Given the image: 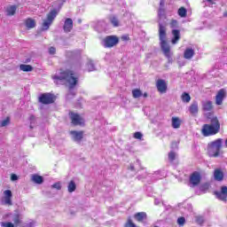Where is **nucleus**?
Returning <instances> with one entry per match:
<instances>
[{
  "mask_svg": "<svg viewBox=\"0 0 227 227\" xmlns=\"http://www.w3.org/2000/svg\"><path fill=\"white\" fill-rule=\"evenodd\" d=\"M55 82H67L69 88V93L67 96V100L69 98H74L75 97V91H73L74 88L77 86V82H79V78L76 77L75 74L72 70H66L60 72L59 75L56 74L52 77Z\"/></svg>",
  "mask_w": 227,
  "mask_h": 227,
  "instance_id": "obj_1",
  "label": "nucleus"
},
{
  "mask_svg": "<svg viewBox=\"0 0 227 227\" xmlns=\"http://www.w3.org/2000/svg\"><path fill=\"white\" fill-rule=\"evenodd\" d=\"M168 34L166 33V26L162 23H160V45L164 56L168 59V63H173V53H171V46L168 43L167 41Z\"/></svg>",
  "mask_w": 227,
  "mask_h": 227,
  "instance_id": "obj_2",
  "label": "nucleus"
},
{
  "mask_svg": "<svg viewBox=\"0 0 227 227\" xmlns=\"http://www.w3.org/2000/svg\"><path fill=\"white\" fill-rule=\"evenodd\" d=\"M220 130L221 123L219 122V119H217V117H213L210 119L209 124H204L202 126L201 133L204 137H209V136L219 134Z\"/></svg>",
  "mask_w": 227,
  "mask_h": 227,
  "instance_id": "obj_3",
  "label": "nucleus"
},
{
  "mask_svg": "<svg viewBox=\"0 0 227 227\" xmlns=\"http://www.w3.org/2000/svg\"><path fill=\"white\" fill-rule=\"evenodd\" d=\"M223 143H224L223 138H217L212 142H209L207 146V153L208 157H213L215 159L219 157V155H221Z\"/></svg>",
  "mask_w": 227,
  "mask_h": 227,
  "instance_id": "obj_4",
  "label": "nucleus"
},
{
  "mask_svg": "<svg viewBox=\"0 0 227 227\" xmlns=\"http://www.w3.org/2000/svg\"><path fill=\"white\" fill-rule=\"evenodd\" d=\"M120 43V38L116 35H107L102 41V45L105 49H111Z\"/></svg>",
  "mask_w": 227,
  "mask_h": 227,
  "instance_id": "obj_5",
  "label": "nucleus"
},
{
  "mask_svg": "<svg viewBox=\"0 0 227 227\" xmlns=\"http://www.w3.org/2000/svg\"><path fill=\"white\" fill-rule=\"evenodd\" d=\"M39 102L44 104V106L54 104V102H56V96L50 92L42 94L39 97Z\"/></svg>",
  "mask_w": 227,
  "mask_h": 227,
  "instance_id": "obj_6",
  "label": "nucleus"
},
{
  "mask_svg": "<svg viewBox=\"0 0 227 227\" xmlns=\"http://www.w3.org/2000/svg\"><path fill=\"white\" fill-rule=\"evenodd\" d=\"M158 17H159V20H158V35H160V24H162L163 26H165V29H166V34L168 35V23H166V21H162V19H166V13L164 9L160 8L158 11Z\"/></svg>",
  "mask_w": 227,
  "mask_h": 227,
  "instance_id": "obj_7",
  "label": "nucleus"
},
{
  "mask_svg": "<svg viewBox=\"0 0 227 227\" xmlns=\"http://www.w3.org/2000/svg\"><path fill=\"white\" fill-rule=\"evenodd\" d=\"M201 182V174L200 172L195 171L190 176V184L192 187H196V185H200Z\"/></svg>",
  "mask_w": 227,
  "mask_h": 227,
  "instance_id": "obj_8",
  "label": "nucleus"
},
{
  "mask_svg": "<svg viewBox=\"0 0 227 227\" xmlns=\"http://www.w3.org/2000/svg\"><path fill=\"white\" fill-rule=\"evenodd\" d=\"M4 201L3 205H8V207H12L13 205V202L12 201V198L13 197V193L10 190H5L4 192Z\"/></svg>",
  "mask_w": 227,
  "mask_h": 227,
  "instance_id": "obj_9",
  "label": "nucleus"
},
{
  "mask_svg": "<svg viewBox=\"0 0 227 227\" xmlns=\"http://www.w3.org/2000/svg\"><path fill=\"white\" fill-rule=\"evenodd\" d=\"M156 88L160 93H166L168 91V83L165 80L159 79L156 82Z\"/></svg>",
  "mask_w": 227,
  "mask_h": 227,
  "instance_id": "obj_10",
  "label": "nucleus"
},
{
  "mask_svg": "<svg viewBox=\"0 0 227 227\" xmlns=\"http://www.w3.org/2000/svg\"><path fill=\"white\" fill-rule=\"evenodd\" d=\"M69 116L71 118V121L73 125H82V118H81V115L79 114H75L74 112H71L69 114Z\"/></svg>",
  "mask_w": 227,
  "mask_h": 227,
  "instance_id": "obj_11",
  "label": "nucleus"
},
{
  "mask_svg": "<svg viewBox=\"0 0 227 227\" xmlns=\"http://www.w3.org/2000/svg\"><path fill=\"white\" fill-rule=\"evenodd\" d=\"M216 198L221 201H226L227 200V186H222L221 192H215Z\"/></svg>",
  "mask_w": 227,
  "mask_h": 227,
  "instance_id": "obj_12",
  "label": "nucleus"
},
{
  "mask_svg": "<svg viewBox=\"0 0 227 227\" xmlns=\"http://www.w3.org/2000/svg\"><path fill=\"white\" fill-rule=\"evenodd\" d=\"M71 136H73V140L74 143H80L82 141L84 137V132L83 131H71Z\"/></svg>",
  "mask_w": 227,
  "mask_h": 227,
  "instance_id": "obj_13",
  "label": "nucleus"
},
{
  "mask_svg": "<svg viewBox=\"0 0 227 227\" xmlns=\"http://www.w3.org/2000/svg\"><path fill=\"white\" fill-rule=\"evenodd\" d=\"M63 29L65 33H70V31L74 29V20H72L70 18L66 19Z\"/></svg>",
  "mask_w": 227,
  "mask_h": 227,
  "instance_id": "obj_14",
  "label": "nucleus"
},
{
  "mask_svg": "<svg viewBox=\"0 0 227 227\" xmlns=\"http://www.w3.org/2000/svg\"><path fill=\"white\" fill-rule=\"evenodd\" d=\"M214 178L216 182H223L224 180V173L220 168H216L214 171Z\"/></svg>",
  "mask_w": 227,
  "mask_h": 227,
  "instance_id": "obj_15",
  "label": "nucleus"
},
{
  "mask_svg": "<svg viewBox=\"0 0 227 227\" xmlns=\"http://www.w3.org/2000/svg\"><path fill=\"white\" fill-rule=\"evenodd\" d=\"M129 171H139V169H143V167L141 166V161L139 160H137L134 163H130L129 167L128 168Z\"/></svg>",
  "mask_w": 227,
  "mask_h": 227,
  "instance_id": "obj_16",
  "label": "nucleus"
},
{
  "mask_svg": "<svg viewBox=\"0 0 227 227\" xmlns=\"http://www.w3.org/2000/svg\"><path fill=\"white\" fill-rule=\"evenodd\" d=\"M225 93L226 92L223 89L218 91L216 98H215L216 106H221L223 104V100H224Z\"/></svg>",
  "mask_w": 227,
  "mask_h": 227,
  "instance_id": "obj_17",
  "label": "nucleus"
},
{
  "mask_svg": "<svg viewBox=\"0 0 227 227\" xmlns=\"http://www.w3.org/2000/svg\"><path fill=\"white\" fill-rule=\"evenodd\" d=\"M31 182L37 184V185H42V184H43V176L38 174H33L31 176Z\"/></svg>",
  "mask_w": 227,
  "mask_h": 227,
  "instance_id": "obj_18",
  "label": "nucleus"
},
{
  "mask_svg": "<svg viewBox=\"0 0 227 227\" xmlns=\"http://www.w3.org/2000/svg\"><path fill=\"white\" fill-rule=\"evenodd\" d=\"M172 35H173V38H172L171 42L175 45V44L178 43V41L180 40V30L173 29Z\"/></svg>",
  "mask_w": 227,
  "mask_h": 227,
  "instance_id": "obj_19",
  "label": "nucleus"
},
{
  "mask_svg": "<svg viewBox=\"0 0 227 227\" xmlns=\"http://www.w3.org/2000/svg\"><path fill=\"white\" fill-rule=\"evenodd\" d=\"M146 217L147 215L145 212H139L134 215V219L138 223H143V221L146 220Z\"/></svg>",
  "mask_w": 227,
  "mask_h": 227,
  "instance_id": "obj_20",
  "label": "nucleus"
},
{
  "mask_svg": "<svg viewBox=\"0 0 227 227\" xmlns=\"http://www.w3.org/2000/svg\"><path fill=\"white\" fill-rule=\"evenodd\" d=\"M56 17H58V10L57 9H53L51 10L48 14H47V19L46 20H49V22H53L54 19H56Z\"/></svg>",
  "mask_w": 227,
  "mask_h": 227,
  "instance_id": "obj_21",
  "label": "nucleus"
},
{
  "mask_svg": "<svg viewBox=\"0 0 227 227\" xmlns=\"http://www.w3.org/2000/svg\"><path fill=\"white\" fill-rule=\"evenodd\" d=\"M198 101H193L192 104L189 107V112L191 114H198Z\"/></svg>",
  "mask_w": 227,
  "mask_h": 227,
  "instance_id": "obj_22",
  "label": "nucleus"
},
{
  "mask_svg": "<svg viewBox=\"0 0 227 227\" xmlns=\"http://www.w3.org/2000/svg\"><path fill=\"white\" fill-rule=\"evenodd\" d=\"M16 12H17V5H9L6 8V13L9 17L15 15Z\"/></svg>",
  "mask_w": 227,
  "mask_h": 227,
  "instance_id": "obj_23",
  "label": "nucleus"
},
{
  "mask_svg": "<svg viewBox=\"0 0 227 227\" xmlns=\"http://www.w3.org/2000/svg\"><path fill=\"white\" fill-rule=\"evenodd\" d=\"M12 223H14V226H19V224L22 223V216L19 214H14L12 215Z\"/></svg>",
  "mask_w": 227,
  "mask_h": 227,
  "instance_id": "obj_24",
  "label": "nucleus"
},
{
  "mask_svg": "<svg viewBox=\"0 0 227 227\" xmlns=\"http://www.w3.org/2000/svg\"><path fill=\"white\" fill-rule=\"evenodd\" d=\"M193 56H194V50L188 48L184 51V57L185 59H192Z\"/></svg>",
  "mask_w": 227,
  "mask_h": 227,
  "instance_id": "obj_25",
  "label": "nucleus"
},
{
  "mask_svg": "<svg viewBox=\"0 0 227 227\" xmlns=\"http://www.w3.org/2000/svg\"><path fill=\"white\" fill-rule=\"evenodd\" d=\"M180 125H182V121L178 117H172L173 129H180Z\"/></svg>",
  "mask_w": 227,
  "mask_h": 227,
  "instance_id": "obj_26",
  "label": "nucleus"
},
{
  "mask_svg": "<svg viewBox=\"0 0 227 227\" xmlns=\"http://www.w3.org/2000/svg\"><path fill=\"white\" fill-rule=\"evenodd\" d=\"M109 21L112 24V26H114V27H118V26H120V20L114 15L110 16Z\"/></svg>",
  "mask_w": 227,
  "mask_h": 227,
  "instance_id": "obj_27",
  "label": "nucleus"
},
{
  "mask_svg": "<svg viewBox=\"0 0 227 227\" xmlns=\"http://www.w3.org/2000/svg\"><path fill=\"white\" fill-rule=\"evenodd\" d=\"M20 70L22 72H33V66L21 64L20 65Z\"/></svg>",
  "mask_w": 227,
  "mask_h": 227,
  "instance_id": "obj_28",
  "label": "nucleus"
},
{
  "mask_svg": "<svg viewBox=\"0 0 227 227\" xmlns=\"http://www.w3.org/2000/svg\"><path fill=\"white\" fill-rule=\"evenodd\" d=\"M202 107L204 111H212V101H203Z\"/></svg>",
  "mask_w": 227,
  "mask_h": 227,
  "instance_id": "obj_29",
  "label": "nucleus"
},
{
  "mask_svg": "<svg viewBox=\"0 0 227 227\" xmlns=\"http://www.w3.org/2000/svg\"><path fill=\"white\" fill-rule=\"evenodd\" d=\"M75 189H77V184H75V181H70L67 185L68 192H74Z\"/></svg>",
  "mask_w": 227,
  "mask_h": 227,
  "instance_id": "obj_30",
  "label": "nucleus"
},
{
  "mask_svg": "<svg viewBox=\"0 0 227 227\" xmlns=\"http://www.w3.org/2000/svg\"><path fill=\"white\" fill-rule=\"evenodd\" d=\"M26 26L28 29H33V27H35V26H36V23L35 22V20L28 18L26 20Z\"/></svg>",
  "mask_w": 227,
  "mask_h": 227,
  "instance_id": "obj_31",
  "label": "nucleus"
},
{
  "mask_svg": "<svg viewBox=\"0 0 227 227\" xmlns=\"http://www.w3.org/2000/svg\"><path fill=\"white\" fill-rule=\"evenodd\" d=\"M87 70L88 72H95V70H97V67H95V62H93V60H89L87 62Z\"/></svg>",
  "mask_w": 227,
  "mask_h": 227,
  "instance_id": "obj_32",
  "label": "nucleus"
},
{
  "mask_svg": "<svg viewBox=\"0 0 227 227\" xmlns=\"http://www.w3.org/2000/svg\"><path fill=\"white\" fill-rule=\"evenodd\" d=\"M179 17L185 18L187 17V9L185 7H180L177 11Z\"/></svg>",
  "mask_w": 227,
  "mask_h": 227,
  "instance_id": "obj_33",
  "label": "nucleus"
},
{
  "mask_svg": "<svg viewBox=\"0 0 227 227\" xmlns=\"http://www.w3.org/2000/svg\"><path fill=\"white\" fill-rule=\"evenodd\" d=\"M133 98H139L143 97V92L139 89H135L132 90Z\"/></svg>",
  "mask_w": 227,
  "mask_h": 227,
  "instance_id": "obj_34",
  "label": "nucleus"
},
{
  "mask_svg": "<svg viewBox=\"0 0 227 227\" xmlns=\"http://www.w3.org/2000/svg\"><path fill=\"white\" fill-rule=\"evenodd\" d=\"M182 101L185 102L186 104H189L191 102V95L187 92H184L181 96Z\"/></svg>",
  "mask_w": 227,
  "mask_h": 227,
  "instance_id": "obj_35",
  "label": "nucleus"
},
{
  "mask_svg": "<svg viewBox=\"0 0 227 227\" xmlns=\"http://www.w3.org/2000/svg\"><path fill=\"white\" fill-rule=\"evenodd\" d=\"M51 24H52L51 21H49V20H44L43 22V31H47V29H49V27H51Z\"/></svg>",
  "mask_w": 227,
  "mask_h": 227,
  "instance_id": "obj_36",
  "label": "nucleus"
},
{
  "mask_svg": "<svg viewBox=\"0 0 227 227\" xmlns=\"http://www.w3.org/2000/svg\"><path fill=\"white\" fill-rule=\"evenodd\" d=\"M195 223L200 225L203 224V223H205V217H203V215H196Z\"/></svg>",
  "mask_w": 227,
  "mask_h": 227,
  "instance_id": "obj_37",
  "label": "nucleus"
},
{
  "mask_svg": "<svg viewBox=\"0 0 227 227\" xmlns=\"http://www.w3.org/2000/svg\"><path fill=\"white\" fill-rule=\"evenodd\" d=\"M10 125V117H6L4 120L0 121V127H7Z\"/></svg>",
  "mask_w": 227,
  "mask_h": 227,
  "instance_id": "obj_38",
  "label": "nucleus"
},
{
  "mask_svg": "<svg viewBox=\"0 0 227 227\" xmlns=\"http://www.w3.org/2000/svg\"><path fill=\"white\" fill-rule=\"evenodd\" d=\"M175 159H176V153L171 151L170 153H168V160L170 162H173V160H175Z\"/></svg>",
  "mask_w": 227,
  "mask_h": 227,
  "instance_id": "obj_39",
  "label": "nucleus"
},
{
  "mask_svg": "<svg viewBox=\"0 0 227 227\" xmlns=\"http://www.w3.org/2000/svg\"><path fill=\"white\" fill-rule=\"evenodd\" d=\"M177 224L179 226H184V224H185V217L181 216V217L177 218Z\"/></svg>",
  "mask_w": 227,
  "mask_h": 227,
  "instance_id": "obj_40",
  "label": "nucleus"
},
{
  "mask_svg": "<svg viewBox=\"0 0 227 227\" xmlns=\"http://www.w3.org/2000/svg\"><path fill=\"white\" fill-rule=\"evenodd\" d=\"M2 227H15V224L12 223L11 222H2Z\"/></svg>",
  "mask_w": 227,
  "mask_h": 227,
  "instance_id": "obj_41",
  "label": "nucleus"
},
{
  "mask_svg": "<svg viewBox=\"0 0 227 227\" xmlns=\"http://www.w3.org/2000/svg\"><path fill=\"white\" fill-rule=\"evenodd\" d=\"M170 27L172 29L178 27V21L176 20H172V21L170 22Z\"/></svg>",
  "mask_w": 227,
  "mask_h": 227,
  "instance_id": "obj_42",
  "label": "nucleus"
},
{
  "mask_svg": "<svg viewBox=\"0 0 227 227\" xmlns=\"http://www.w3.org/2000/svg\"><path fill=\"white\" fill-rule=\"evenodd\" d=\"M134 137H135V139H139V140H141V139H143V133H142V132H139V131L135 132V133H134Z\"/></svg>",
  "mask_w": 227,
  "mask_h": 227,
  "instance_id": "obj_43",
  "label": "nucleus"
},
{
  "mask_svg": "<svg viewBox=\"0 0 227 227\" xmlns=\"http://www.w3.org/2000/svg\"><path fill=\"white\" fill-rule=\"evenodd\" d=\"M52 189H57V191H61V184L60 183H55L51 185Z\"/></svg>",
  "mask_w": 227,
  "mask_h": 227,
  "instance_id": "obj_44",
  "label": "nucleus"
},
{
  "mask_svg": "<svg viewBox=\"0 0 227 227\" xmlns=\"http://www.w3.org/2000/svg\"><path fill=\"white\" fill-rule=\"evenodd\" d=\"M126 227H137L134 223H132V220L129 218L125 224Z\"/></svg>",
  "mask_w": 227,
  "mask_h": 227,
  "instance_id": "obj_45",
  "label": "nucleus"
},
{
  "mask_svg": "<svg viewBox=\"0 0 227 227\" xmlns=\"http://www.w3.org/2000/svg\"><path fill=\"white\" fill-rule=\"evenodd\" d=\"M11 180L12 182H17V180H19V176H17V174H12Z\"/></svg>",
  "mask_w": 227,
  "mask_h": 227,
  "instance_id": "obj_46",
  "label": "nucleus"
},
{
  "mask_svg": "<svg viewBox=\"0 0 227 227\" xmlns=\"http://www.w3.org/2000/svg\"><path fill=\"white\" fill-rule=\"evenodd\" d=\"M49 54H56V48L55 47H50L49 49Z\"/></svg>",
  "mask_w": 227,
  "mask_h": 227,
  "instance_id": "obj_47",
  "label": "nucleus"
},
{
  "mask_svg": "<svg viewBox=\"0 0 227 227\" xmlns=\"http://www.w3.org/2000/svg\"><path fill=\"white\" fill-rule=\"evenodd\" d=\"M29 120L31 124L35 123V115H30Z\"/></svg>",
  "mask_w": 227,
  "mask_h": 227,
  "instance_id": "obj_48",
  "label": "nucleus"
},
{
  "mask_svg": "<svg viewBox=\"0 0 227 227\" xmlns=\"http://www.w3.org/2000/svg\"><path fill=\"white\" fill-rule=\"evenodd\" d=\"M171 148H178V144L176 142H173L171 144Z\"/></svg>",
  "mask_w": 227,
  "mask_h": 227,
  "instance_id": "obj_49",
  "label": "nucleus"
},
{
  "mask_svg": "<svg viewBox=\"0 0 227 227\" xmlns=\"http://www.w3.org/2000/svg\"><path fill=\"white\" fill-rule=\"evenodd\" d=\"M33 226H35V222H30L27 223V227H33Z\"/></svg>",
  "mask_w": 227,
  "mask_h": 227,
  "instance_id": "obj_50",
  "label": "nucleus"
},
{
  "mask_svg": "<svg viewBox=\"0 0 227 227\" xmlns=\"http://www.w3.org/2000/svg\"><path fill=\"white\" fill-rule=\"evenodd\" d=\"M67 56H75V51H68Z\"/></svg>",
  "mask_w": 227,
  "mask_h": 227,
  "instance_id": "obj_51",
  "label": "nucleus"
},
{
  "mask_svg": "<svg viewBox=\"0 0 227 227\" xmlns=\"http://www.w3.org/2000/svg\"><path fill=\"white\" fill-rule=\"evenodd\" d=\"M81 67H82L81 62H78V63L76 64V70H79V69L81 68Z\"/></svg>",
  "mask_w": 227,
  "mask_h": 227,
  "instance_id": "obj_52",
  "label": "nucleus"
},
{
  "mask_svg": "<svg viewBox=\"0 0 227 227\" xmlns=\"http://www.w3.org/2000/svg\"><path fill=\"white\" fill-rule=\"evenodd\" d=\"M209 4H215V2L214 0H206Z\"/></svg>",
  "mask_w": 227,
  "mask_h": 227,
  "instance_id": "obj_53",
  "label": "nucleus"
},
{
  "mask_svg": "<svg viewBox=\"0 0 227 227\" xmlns=\"http://www.w3.org/2000/svg\"><path fill=\"white\" fill-rule=\"evenodd\" d=\"M144 98H146L148 97V93L145 92L144 94H142Z\"/></svg>",
  "mask_w": 227,
  "mask_h": 227,
  "instance_id": "obj_54",
  "label": "nucleus"
},
{
  "mask_svg": "<svg viewBox=\"0 0 227 227\" xmlns=\"http://www.w3.org/2000/svg\"><path fill=\"white\" fill-rule=\"evenodd\" d=\"M159 203H160V202H159V200L155 199L154 204H155V205H159Z\"/></svg>",
  "mask_w": 227,
  "mask_h": 227,
  "instance_id": "obj_55",
  "label": "nucleus"
},
{
  "mask_svg": "<svg viewBox=\"0 0 227 227\" xmlns=\"http://www.w3.org/2000/svg\"><path fill=\"white\" fill-rule=\"evenodd\" d=\"M224 146H225V148H227V138L224 141Z\"/></svg>",
  "mask_w": 227,
  "mask_h": 227,
  "instance_id": "obj_56",
  "label": "nucleus"
},
{
  "mask_svg": "<svg viewBox=\"0 0 227 227\" xmlns=\"http://www.w3.org/2000/svg\"><path fill=\"white\" fill-rule=\"evenodd\" d=\"M137 178H138V180H141V176H138Z\"/></svg>",
  "mask_w": 227,
  "mask_h": 227,
  "instance_id": "obj_57",
  "label": "nucleus"
},
{
  "mask_svg": "<svg viewBox=\"0 0 227 227\" xmlns=\"http://www.w3.org/2000/svg\"><path fill=\"white\" fill-rule=\"evenodd\" d=\"M30 129H33V126L30 125Z\"/></svg>",
  "mask_w": 227,
  "mask_h": 227,
  "instance_id": "obj_58",
  "label": "nucleus"
},
{
  "mask_svg": "<svg viewBox=\"0 0 227 227\" xmlns=\"http://www.w3.org/2000/svg\"><path fill=\"white\" fill-rule=\"evenodd\" d=\"M153 227H159L158 225H154Z\"/></svg>",
  "mask_w": 227,
  "mask_h": 227,
  "instance_id": "obj_59",
  "label": "nucleus"
},
{
  "mask_svg": "<svg viewBox=\"0 0 227 227\" xmlns=\"http://www.w3.org/2000/svg\"><path fill=\"white\" fill-rule=\"evenodd\" d=\"M226 15H227V14H226V13H224V17H226Z\"/></svg>",
  "mask_w": 227,
  "mask_h": 227,
  "instance_id": "obj_60",
  "label": "nucleus"
}]
</instances>
